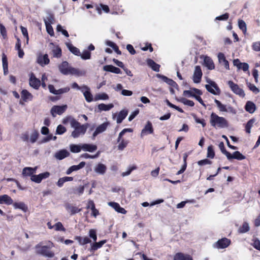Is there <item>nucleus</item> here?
<instances>
[{"label": "nucleus", "mask_w": 260, "mask_h": 260, "mask_svg": "<svg viewBox=\"0 0 260 260\" xmlns=\"http://www.w3.org/2000/svg\"><path fill=\"white\" fill-rule=\"evenodd\" d=\"M58 67L59 72L64 75H73L80 76H83L85 74L84 71H79L78 69L72 67L66 61L59 64Z\"/></svg>", "instance_id": "1"}, {"label": "nucleus", "mask_w": 260, "mask_h": 260, "mask_svg": "<svg viewBox=\"0 0 260 260\" xmlns=\"http://www.w3.org/2000/svg\"><path fill=\"white\" fill-rule=\"evenodd\" d=\"M54 246V244L49 241L46 243V245H42L41 243L37 244L35 246V249L38 254L47 257L52 258L54 256V253L51 250V249Z\"/></svg>", "instance_id": "2"}, {"label": "nucleus", "mask_w": 260, "mask_h": 260, "mask_svg": "<svg viewBox=\"0 0 260 260\" xmlns=\"http://www.w3.org/2000/svg\"><path fill=\"white\" fill-rule=\"evenodd\" d=\"M210 123L215 128H223L228 126L227 120L223 117H220L214 113L210 115Z\"/></svg>", "instance_id": "3"}, {"label": "nucleus", "mask_w": 260, "mask_h": 260, "mask_svg": "<svg viewBox=\"0 0 260 260\" xmlns=\"http://www.w3.org/2000/svg\"><path fill=\"white\" fill-rule=\"evenodd\" d=\"M88 126V123L81 124L78 121H73L72 122V128L74 130L72 132L71 136L74 138H77L81 136H83L86 133L87 128Z\"/></svg>", "instance_id": "4"}, {"label": "nucleus", "mask_w": 260, "mask_h": 260, "mask_svg": "<svg viewBox=\"0 0 260 260\" xmlns=\"http://www.w3.org/2000/svg\"><path fill=\"white\" fill-rule=\"evenodd\" d=\"M214 102L220 112L230 113L233 114H236V110L231 105H225L222 104L219 101L215 99Z\"/></svg>", "instance_id": "5"}, {"label": "nucleus", "mask_w": 260, "mask_h": 260, "mask_svg": "<svg viewBox=\"0 0 260 260\" xmlns=\"http://www.w3.org/2000/svg\"><path fill=\"white\" fill-rule=\"evenodd\" d=\"M133 130L131 128H124L119 134L117 139V142L119 143L118 145V148L120 150H123L127 146L128 141L123 139H121L123 135L126 132H132Z\"/></svg>", "instance_id": "6"}, {"label": "nucleus", "mask_w": 260, "mask_h": 260, "mask_svg": "<svg viewBox=\"0 0 260 260\" xmlns=\"http://www.w3.org/2000/svg\"><path fill=\"white\" fill-rule=\"evenodd\" d=\"M228 84L231 90L236 94L238 95L241 97H244L245 94L244 90L241 88L239 85L235 83L232 81H229Z\"/></svg>", "instance_id": "7"}, {"label": "nucleus", "mask_w": 260, "mask_h": 260, "mask_svg": "<svg viewBox=\"0 0 260 260\" xmlns=\"http://www.w3.org/2000/svg\"><path fill=\"white\" fill-rule=\"evenodd\" d=\"M109 125L110 122L106 121L97 126L92 134V139L94 140L98 135L105 132Z\"/></svg>", "instance_id": "8"}, {"label": "nucleus", "mask_w": 260, "mask_h": 260, "mask_svg": "<svg viewBox=\"0 0 260 260\" xmlns=\"http://www.w3.org/2000/svg\"><path fill=\"white\" fill-rule=\"evenodd\" d=\"M67 105L54 106L51 109V114L53 117H56V115H61L67 109Z\"/></svg>", "instance_id": "9"}, {"label": "nucleus", "mask_w": 260, "mask_h": 260, "mask_svg": "<svg viewBox=\"0 0 260 260\" xmlns=\"http://www.w3.org/2000/svg\"><path fill=\"white\" fill-rule=\"evenodd\" d=\"M231 244V240L224 238L218 240L213 244V247L218 249H224L228 247Z\"/></svg>", "instance_id": "10"}, {"label": "nucleus", "mask_w": 260, "mask_h": 260, "mask_svg": "<svg viewBox=\"0 0 260 260\" xmlns=\"http://www.w3.org/2000/svg\"><path fill=\"white\" fill-rule=\"evenodd\" d=\"M205 87L209 92L214 95H218L220 93L219 88L216 83L213 81H210L209 84L206 85Z\"/></svg>", "instance_id": "11"}, {"label": "nucleus", "mask_w": 260, "mask_h": 260, "mask_svg": "<svg viewBox=\"0 0 260 260\" xmlns=\"http://www.w3.org/2000/svg\"><path fill=\"white\" fill-rule=\"evenodd\" d=\"M202 75V71L200 66H196L192 77L193 82L194 83H199L201 82Z\"/></svg>", "instance_id": "12"}, {"label": "nucleus", "mask_w": 260, "mask_h": 260, "mask_svg": "<svg viewBox=\"0 0 260 260\" xmlns=\"http://www.w3.org/2000/svg\"><path fill=\"white\" fill-rule=\"evenodd\" d=\"M107 166L101 162L96 164L93 167V171L99 175H104L107 171Z\"/></svg>", "instance_id": "13"}, {"label": "nucleus", "mask_w": 260, "mask_h": 260, "mask_svg": "<svg viewBox=\"0 0 260 260\" xmlns=\"http://www.w3.org/2000/svg\"><path fill=\"white\" fill-rule=\"evenodd\" d=\"M49 48L51 50L54 57H60L61 56V49L58 46L56 45L53 43H50Z\"/></svg>", "instance_id": "14"}, {"label": "nucleus", "mask_w": 260, "mask_h": 260, "mask_svg": "<svg viewBox=\"0 0 260 260\" xmlns=\"http://www.w3.org/2000/svg\"><path fill=\"white\" fill-rule=\"evenodd\" d=\"M197 94L202 95V92L200 90L195 88H191L188 90H184L183 93L184 96L188 98L192 97L194 98Z\"/></svg>", "instance_id": "15"}, {"label": "nucleus", "mask_w": 260, "mask_h": 260, "mask_svg": "<svg viewBox=\"0 0 260 260\" xmlns=\"http://www.w3.org/2000/svg\"><path fill=\"white\" fill-rule=\"evenodd\" d=\"M81 92L87 102L90 103L93 101V96L90 91V88L88 86L86 85L82 86Z\"/></svg>", "instance_id": "16"}, {"label": "nucleus", "mask_w": 260, "mask_h": 260, "mask_svg": "<svg viewBox=\"0 0 260 260\" xmlns=\"http://www.w3.org/2000/svg\"><path fill=\"white\" fill-rule=\"evenodd\" d=\"M153 133V128L152 123L150 121H147L144 128L142 130L141 133V137H143L149 134H151Z\"/></svg>", "instance_id": "17"}, {"label": "nucleus", "mask_w": 260, "mask_h": 260, "mask_svg": "<svg viewBox=\"0 0 260 260\" xmlns=\"http://www.w3.org/2000/svg\"><path fill=\"white\" fill-rule=\"evenodd\" d=\"M64 207L67 212L70 213L71 215L75 214L81 211V209H79L76 206L69 203L65 204Z\"/></svg>", "instance_id": "18"}, {"label": "nucleus", "mask_w": 260, "mask_h": 260, "mask_svg": "<svg viewBox=\"0 0 260 260\" xmlns=\"http://www.w3.org/2000/svg\"><path fill=\"white\" fill-rule=\"evenodd\" d=\"M70 153L68 150L66 149H61L57 151L55 153L54 157L58 160H62L68 157Z\"/></svg>", "instance_id": "19"}, {"label": "nucleus", "mask_w": 260, "mask_h": 260, "mask_svg": "<svg viewBox=\"0 0 260 260\" xmlns=\"http://www.w3.org/2000/svg\"><path fill=\"white\" fill-rule=\"evenodd\" d=\"M37 62L40 65L44 67V66L47 65L49 63L50 60L47 54L44 55L41 54L38 57Z\"/></svg>", "instance_id": "20"}, {"label": "nucleus", "mask_w": 260, "mask_h": 260, "mask_svg": "<svg viewBox=\"0 0 260 260\" xmlns=\"http://www.w3.org/2000/svg\"><path fill=\"white\" fill-rule=\"evenodd\" d=\"M218 60L220 63L222 64L226 70L230 69L229 63L226 59L223 53L220 52L217 55Z\"/></svg>", "instance_id": "21"}, {"label": "nucleus", "mask_w": 260, "mask_h": 260, "mask_svg": "<svg viewBox=\"0 0 260 260\" xmlns=\"http://www.w3.org/2000/svg\"><path fill=\"white\" fill-rule=\"evenodd\" d=\"M40 81L32 74L29 79V85L36 89H38L40 86Z\"/></svg>", "instance_id": "22"}, {"label": "nucleus", "mask_w": 260, "mask_h": 260, "mask_svg": "<svg viewBox=\"0 0 260 260\" xmlns=\"http://www.w3.org/2000/svg\"><path fill=\"white\" fill-rule=\"evenodd\" d=\"M245 158V156L243 155L239 151H235L233 154L230 153V154L228 155L227 157V159L228 160H231L232 159H236L237 160H243Z\"/></svg>", "instance_id": "23"}, {"label": "nucleus", "mask_w": 260, "mask_h": 260, "mask_svg": "<svg viewBox=\"0 0 260 260\" xmlns=\"http://www.w3.org/2000/svg\"><path fill=\"white\" fill-rule=\"evenodd\" d=\"M85 165V162L84 161H81L78 165H74V166L70 167L67 170L66 173H67V174L69 175L74 171H78V170L83 168V167H84Z\"/></svg>", "instance_id": "24"}, {"label": "nucleus", "mask_w": 260, "mask_h": 260, "mask_svg": "<svg viewBox=\"0 0 260 260\" xmlns=\"http://www.w3.org/2000/svg\"><path fill=\"white\" fill-rule=\"evenodd\" d=\"M108 204L118 213L125 214L126 212V211L124 208L121 207L118 203L111 202H109Z\"/></svg>", "instance_id": "25"}, {"label": "nucleus", "mask_w": 260, "mask_h": 260, "mask_svg": "<svg viewBox=\"0 0 260 260\" xmlns=\"http://www.w3.org/2000/svg\"><path fill=\"white\" fill-rule=\"evenodd\" d=\"M13 203V200L7 194L0 196V204H5L7 205H12Z\"/></svg>", "instance_id": "26"}, {"label": "nucleus", "mask_w": 260, "mask_h": 260, "mask_svg": "<svg viewBox=\"0 0 260 260\" xmlns=\"http://www.w3.org/2000/svg\"><path fill=\"white\" fill-rule=\"evenodd\" d=\"M81 147L83 151L89 152H93L97 149L96 145L90 144H82Z\"/></svg>", "instance_id": "27"}, {"label": "nucleus", "mask_w": 260, "mask_h": 260, "mask_svg": "<svg viewBox=\"0 0 260 260\" xmlns=\"http://www.w3.org/2000/svg\"><path fill=\"white\" fill-rule=\"evenodd\" d=\"M204 62L205 66L210 70L214 69L215 66L213 60L211 57L206 56L204 57Z\"/></svg>", "instance_id": "28"}, {"label": "nucleus", "mask_w": 260, "mask_h": 260, "mask_svg": "<svg viewBox=\"0 0 260 260\" xmlns=\"http://www.w3.org/2000/svg\"><path fill=\"white\" fill-rule=\"evenodd\" d=\"M103 70L107 72H110L115 74H121V72L119 68L112 65H106L103 67Z\"/></svg>", "instance_id": "29"}, {"label": "nucleus", "mask_w": 260, "mask_h": 260, "mask_svg": "<svg viewBox=\"0 0 260 260\" xmlns=\"http://www.w3.org/2000/svg\"><path fill=\"white\" fill-rule=\"evenodd\" d=\"M37 169V167L35 168L25 167L23 169L22 174L25 176L31 177V176L34 175V174L36 173Z\"/></svg>", "instance_id": "30"}, {"label": "nucleus", "mask_w": 260, "mask_h": 260, "mask_svg": "<svg viewBox=\"0 0 260 260\" xmlns=\"http://www.w3.org/2000/svg\"><path fill=\"white\" fill-rule=\"evenodd\" d=\"M156 77L161 79L164 82H166L168 85H171L173 87H175V86L176 85V83L175 81H174L173 80L170 78H168V77L164 75L157 74Z\"/></svg>", "instance_id": "31"}, {"label": "nucleus", "mask_w": 260, "mask_h": 260, "mask_svg": "<svg viewBox=\"0 0 260 260\" xmlns=\"http://www.w3.org/2000/svg\"><path fill=\"white\" fill-rule=\"evenodd\" d=\"M174 260H193L191 256L188 254H184L182 253H176L174 257Z\"/></svg>", "instance_id": "32"}, {"label": "nucleus", "mask_w": 260, "mask_h": 260, "mask_svg": "<svg viewBox=\"0 0 260 260\" xmlns=\"http://www.w3.org/2000/svg\"><path fill=\"white\" fill-rule=\"evenodd\" d=\"M33 95L29 92L27 90L23 89L21 91V99L24 102L31 101Z\"/></svg>", "instance_id": "33"}, {"label": "nucleus", "mask_w": 260, "mask_h": 260, "mask_svg": "<svg viewBox=\"0 0 260 260\" xmlns=\"http://www.w3.org/2000/svg\"><path fill=\"white\" fill-rule=\"evenodd\" d=\"M66 45L69 50L74 55L79 56L80 55V51L78 48L74 47L70 42H66Z\"/></svg>", "instance_id": "34"}, {"label": "nucleus", "mask_w": 260, "mask_h": 260, "mask_svg": "<svg viewBox=\"0 0 260 260\" xmlns=\"http://www.w3.org/2000/svg\"><path fill=\"white\" fill-rule=\"evenodd\" d=\"M106 240H102L99 242H94V243H92V244H91L90 251H92V252L95 251L99 248H100L101 247H102L103 246V245L105 243H106Z\"/></svg>", "instance_id": "35"}, {"label": "nucleus", "mask_w": 260, "mask_h": 260, "mask_svg": "<svg viewBox=\"0 0 260 260\" xmlns=\"http://www.w3.org/2000/svg\"><path fill=\"white\" fill-rule=\"evenodd\" d=\"M245 109L246 111L249 113H253L255 111L256 107L255 104L253 102L248 101L245 105Z\"/></svg>", "instance_id": "36"}, {"label": "nucleus", "mask_w": 260, "mask_h": 260, "mask_svg": "<svg viewBox=\"0 0 260 260\" xmlns=\"http://www.w3.org/2000/svg\"><path fill=\"white\" fill-rule=\"evenodd\" d=\"M147 64L150 67L153 71L155 72H159L160 66L155 63L153 60L148 59L147 61Z\"/></svg>", "instance_id": "37"}, {"label": "nucleus", "mask_w": 260, "mask_h": 260, "mask_svg": "<svg viewBox=\"0 0 260 260\" xmlns=\"http://www.w3.org/2000/svg\"><path fill=\"white\" fill-rule=\"evenodd\" d=\"M128 114L127 111L126 110H121L118 114L117 118V123H120L122 122V120L126 117Z\"/></svg>", "instance_id": "38"}, {"label": "nucleus", "mask_w": 260, "mask_h": 260, "mask_svg": "<svg viewBox=\"0 0 260 260\" xmlns=\"http://www.w3.org/2000/svg\"><path fill=\"white\" fill-rule=\"evenodd\" d=\"M114 105L113 104H109L108 105L102 103L98 105V109L100 111H107L113 108Z\"/></svg>", "instance_id": "39"}, {"label": "nucleus", "mask_w": 260, "mask_h": 260, "mask_svg": "<svg viewBox=\"0 0 260 260\" xmlns=\"http://www.w3.org/2000/svg\"><path fill=\"white\" fill-rule=\"evenodd\" d=\"M12 204L15 209H19L24 212L27 210V206L23 202H15Z\"/></svg>", "instance_id": "40"}, {"label": "nucleus", "mask_w": 260, "mask_h": 260, "mask_svg": "<svg viewBox=\"0 0 260 260\" xmlns=\"http://www.w3.org/2000/svg\"><path fill=\"white\" fill-rule=\"evenodd\" d=\"M45 24L46 28V30L47 32L51 36H53L54 35V30L53 29V27H52L50 22V20H49V21L45 20Z\"/></svg>", "instance_id": "41"}, {"label": "nucleus", "mask_w": 260, "mask_h": 260, "mask_svg": "<svg viewBox=\"0 0 260 260\" xmlns=\"http://www.w3.org/2000/svg\"><path fill=\"white\" fill-rule=\"evenodd\" d=\"M250 230L249 224L247 222H244L242 225L240 226L238 230L240 233H245L248 232Z\"/></svg>", "instance_id": "42"}, {"label": "nucleus", "mask_w": 260, "mask_h": 260, "mask_svg": "<svg viewBox=\"0 0 260 260\" xmlns=\"http://www.w3.org/2000/svg\"><path fill=\"white\" fill-rule=\"evenodd\" d=\"M70 150L73 153H79L82 150L81 144L76 145L71 144L70 145Z\"/></svg>", "instance_id": "43"}, {"label": "nucleus", "mask_w": 260, "mask_h": 260, "mask_svg": "<svg viewBox=\"0 0 260 260\" xmlns=\"http://www.w3.org/2000/svg\"><path fill=\"white\" fill-rule=\"evenodd\" d=\"M215 156V153L213 149V147L212 145H210L207 148V157L210 158H214Z\"/></svg>", "instance_id": "44"}, {"label": "nucleus", "mask_w": 260, "mask_h": 260, "mask_svg": "<svg viewBox=\"0 0 260 260\" xmlns=\"http://www.w3.org/2000/svg\"><path fill=\"white\" fill-rule=\"evenodd\" d=\"M238 26L240 29L242 30L244 34L246 32L247 27L246 23L242 20H239L238 21Z\"/></svg>", "instance_id": "45"}, {"label": "nucleus", "mask_w": 260, "mask_h": 260, "mask_svg": "<svg viewBox=\"0 0 260 260\" xmlns=\"http://www.w3.org/2000/svg\"><path fill=\"white\" fill-rule=\"evenodd\" d=\"M108 99H109V96L107 94H106L105 93L98 94L96 95V96L95 97V101H98V100H108Z\"/></svg>", "instance_id": "46"}, {"label": "nucleus", "mask_w": 260, "mask_h": 260, "mask_svg": "<svg viewBox=\"0 0 260 260\" xmlns=\"http://www.w3.org/2000/svg\"><path fill=\"white\" fill-rule=\"evenodd\" d=\"M77 121V120L73 117L69 116H67L66 118H63L62 120V123L64 124H67L68 122L70 123L71 126H72V122L73 121Z\"/></svg>", "instance_id": "47"}, {"label": "nucleus", "mask_w": 260, "mask_h": 260, "mask_svg": "<svg viewBox=\"0 0 260 260\" xmlns=\"http://www.w3.org/2000/svg\"><path fill=\"white\" fill-rule=\"evenodd\" d=\"M66 128L63 125L59 124L57 126L56 130V134L57 135H62L66 132Z\"/></svg>", "instance_id": "48"}, {"label": "nucleus", "mask_w": 260, "mask_h": 260, "mask_svg": "<svg viewBox=\"0 0 260 260\" xmlns=\"http://www.w3.org/2000/svg\"><path fill=\"white\" fill-rule=\"evenodd\" d=\"M81 58L83 59L86 60L90 58L91 54L89 51L84 50L82 54L80 53Z\"/></svg>", "instance_id": "49"}, {"label": "nucleus", "mask_w": 260, "mask_h": 260, "mask_svg": "<svg viewBox=\"0 0 260 260\" xmlns=\"http://www.w3.org/2000/svg\"><path fill=\"white\" fill-rule=\"evenodd\" d=\"M89 236L90 238L92 239L94 242H95L97 240V235L96 230L94 229H90L88 233Z\"/></svg>", "instance_id": "50"}, {"label": "nucleus", "mask_w": 260, "mask_h": 260, "mask_svg": "<svg viewBox=\"0 0 260 260\" xmlns=\"http://www.w3.org/2000/svg\"><path fill=\"white\" fill-rule=\"evenodd\" d=\"M218 147H219L220 151H221V152L223 154H224L226 156V157H227L228 155L230 154V152L227 151L225 150L223 142H220L219 145H218Z\"/></svg>", "instance_id": "51"}, {"label": "nucleus", "mask_w": 260, "mask_h": 260, "mask_svg": "<svg viewBox=\"0 0 260 260\" xmlns=\"http://www.w3.org/2000/svg\"><path fill=\"white\" fill-rule=\"evenodd\" d=\"M99 154H100V151H98L97 152V153L95 155H89L88 153H84L81 155V157L86 158V159H87V158L93 159V158H97L99 156Z\"/></svg>", "instance_id": "52"}, {"label": "nucleus", "mask_w": 260, "mask_h": 260, "mask_svg": "<svg viewBox=\"0 0 260 260\" xmlns=\"http://www.w3.org/2000/svg\"><path fill=\"white\" fill-rule=\"evenodd\" d=\"M54 227L55 228V231H63L64 232L66 231L65 228L63 227L62 224L60 222H58L56 224L54 225Z\"/></svg>", "instance_id": "53"}, {"label": "nucleus", "mask_w": 260, "mask_h": 260, "mask_svg": "<svg viewBox=\"0 0 260 260\" xmlns=\"http://www.w3.org/2000/svg\"><path fill=\"white\" fill-rule=\"evenodd\" d=\"M181 102L184 105L190 107H193L194 105V102L192 101L189 100L185 98L182 99L181 100Z\"/></svg>", "instance_id": "54"}, {"label": "nucleus", "mask_w": 260, "mask_h": 260, "mask_svg": "<svg viewBox=\"0 0 260 260\" xmlns=\"http://www.w3.org/2000/svg\"><path fill=\"white\" fill-rule=\"evenodd\" d=\"M39 134L38 132L35 131L34 132L30 135V141L31 143H34L36 142L38 138Z\"/></svg>", "instance_id": "55"}, {"label": "nucleus", "mask_w": 260, "mask_h": 260, "mask_svg": "<svg viewBox=\"0 0 260 260\" xmlns=\"http://www.w3.org/2000/svg\"><path fill=\"white\" fill-rule=\"evenodd\" d=\"M248 87L255 94H257L259 92V90L252 84L248 83Z\"/></svg>", "instance_id": "56"}, {"label": "nucleus", "mask_w": 260, "mask_h": 260, "mask_svg": "<svg viewBox=\"0 0 260 260\" xmlns=\"http://www.w3.org/2000/svg\"><path fill=\"white\" fill-rule=\"evenodd\" d=\"M238 69L239 70L242 69L244 72H246L248 71L249 65L247 63L242 62L241 64H240V66L238 67Z\"/></svg>", "instance_id": "57"}, {"label": "nucleus", "mask_w": 260, "mask_h": 260, "mask_svg": "<svg viewBox=\"0 0 260 260\" xmlns=\"http://www.w3.org/2000/svg\"><path fill=\"white\" fill-rule=\"evenodd\" d=\"M2 62L3 69H8V64L7 62V58L5 54H3L2 56Z\"/></svg>", "instance_id": "58"}, {"label": "nucleus", "mask_w": 260, "mask_h": 260, "mask_svg": "<svg viewBox=\"0 0 260 260\" xmlns=\"http://www.w3.org/2000/svg\"><path fill=\"white\" fill-rule=\"evenodd\" d=\"M91 204V210H92V215L96 217L99 214V211L95 208L94 204L90 202Z\"/></svg>", "instance_id": "59"}, {"label": "nucleus", "mask_w": 260, "mask_h": 260, "mask_svg": "<svg viewBox=\"0 0 260 260\" xmlns=\"http://www.w3.org/2000/svg\"><path fill=\"white\" fill-rule=\"evenodd\" d=\"M31 180L33 182H35L37 183H39L42 181V180L41 179V177H40L39 174V175H32L31 177Z\"/></svg>", "instance_id": "60"}, {"label": "nucleus", "mask_w": 260, "mask_h": 260, "mask_svg": "<svg viewBox=\"0 0 260 260\" xmlns=\"http://www.w3.org/2000/svg\"><path fill=\"white\" fill-rule=\"evenodd\" d=\"M0 31L2 36L4 39L7 37V31L5 27L1 23H0Z\"/></svg>", "instance_id": "61"}, {"label": "nucleus", "mask_w": 260, "mask_h": 260, "mask_svg": "<svg viewBox=\"0 0 260 260\" xmlns=\"http://www.w3.org/2000/svg\"><path fill=\"white\" fill-rule=\"evenodd\" d=\"M20 28L21 30L22 34H23L24 37H25L26 39V43L27 44L29 40L27 30L25 27L23 26H21Z\"/></svg>", "instance_id": "62"}, {"label": "nucleus", "mask_w": 260, "mask_h": 260, "mask_svg": "<svg viewBox=\"0 0 260 260\" xmlns=\"http://www.w3.org/2000/svg\"><path fill=\"white\" fill-rule=\"evenodd\" d=\"M253 244H252L253 246L255 249L260 251V241L258 239L255 238L253 240Z\"/></svg>", "instance_id": "63"}, {"label": "nucleus", "mask_w": 260, "mask_h": 260, "mask_svg": "<svg viewBox=\"0 0 260 260\" xmlns=\"http://www.w3.org/2000/svg\"><path fill=\"white\" fill-rule=\"evenodd\" d=\"M252 47L254 51H260V42H254Z\"/></svg>", "instance_id": "64"}]
</instances>
